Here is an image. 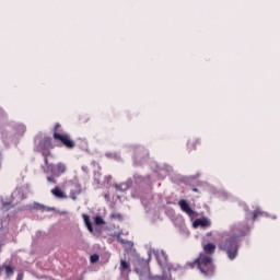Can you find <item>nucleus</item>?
Instances as JSON below:
<instances>
[{"mask_svg": "<svg viewBox=\"0 0 280 280\" xmlns=\"http://www.w3.org/2000/svg\"><path fill=\"white\" fill-rule=\"evenodd\" d=\"M203 252L200 253L198 258L194 261L188 262L189 268H198L203 277H213L215 273V265H213V253H215V244L208 243L203 244Z\"/></svg>", "mask_w": 280, "mask_h": 280, "instance_id": "nucleus-1", "label": "nucleus"}, {"mask_svg": "<svg viewBox=\"0 0 280 280\" xmlns=\"http://www.w3.org/2000/svg\"><path fill=\"white\" fill-rule=\"evenodd\" d=\"M219 250H223L231 261L235 259L240 253V236L232 235L223 237L218 244Z\"/></svg>", "mask_w": 280, "mask_h": 280, "instance_id": "nucleus-2", "label": "nucleus"}, {"mask_svg": "<svg viewBox=\"0 0 280 280\" xmlns=\"http://www.w3.org/2000/svg\"><path fill=\"white\" fill-rule=\"evenodd\" d=\"M52 139H55V141H59L69 150H73V148H75V141H73L71 136L68 133L54 132Z\"/></svg>", "mask_w": 280, "mask_h": 280, "instance_id": "nucleus-3", "label": "nucleus"}, {"mask_svg": "<svg viewBox=\"0 0 280 280\" xmlns=\"http://www.w3.org/2000/svg\"><path fill=\"white\" fill-rule=\"evenodd\" d=\"M178 206L180 207L182 211H184V213H187V215H189V218H194V215H196V212L191 209L187 200L180 199L178 201Z\"/></svg>", "mask_w": 280, "mask_h": 280, "instance_id": "nucleus-4", "label": "nucleus"}, {"mask_svg": "<svg viewBox=\"0 0 280 280\" xmlns=\"http://www.w3.org/2000/svg\"><path fill=\"white\" fill-rule=\"evenodd\" d=\"M80 194H82V185L80 183H74L73 189L70 190L69 197L71 200H78V196H80Z\"/></svg>", "mask_w": 280, "mask_h": 280, "instance_id": "nucleus-5", "label": "nucleus"}, {"mask_svg": "<svg viewBox=\"0 0 280 280\" xmlns=\"http://www.w3.org/2000/svg\"><path fill=\"white\" fill-rule=\"evenodd\" d=\"M67 172V164L59 162L55 165V176H62Z\"/></svg>", "mask_w": 280, "mask_h": 280, "instance_id": "nucleus-6", "label": "nucleus"}, {"mask_svg": "<svg viewBox=\"0 0 280 280\" xmlns=\"http://www.w3.org/2000/svg\"><path fill=\"white\" fill-rule=\"evenodd\" d=\"M50 194L55 196V198H60V199H67V194L60 189V187L56 186L54 189L50 190Z\"/></svg>", "mask_w": 280, "mask_h": 280, "instance_id": "nucleus-7", "label": "nucleus"}, {"mask_svg": "<svg viewBox=\"0 0 280 280\" xmlns=\"http://www.w3.org/2000/svg\"><path fill=\"white\" fill-rule=\"evenodd\" d=\"M119 270L120 272H128V273L132 272V270L130 269V262L121 259Z\"/></svg>", "mask_w": 280, "mask_h": 280, "instance_id": "nucleus-8", "label": "nucleus"}, {"mask_svg": "<svg viewBox=\"0 0 280 280\" xmlns=\"http://www.w3.org/2000/svg\"><path fill=\"white\" fill-rule=\"evenodd\" d=\"M194 224L195 226H202V229H206V226H211V221L208 219H198Z\"/></svg>", "mask_w": 280, "mask_h": 280, "instance_id": "nucleus-9", "label": "nucleus"}, {"mask_svg": "<svg viewBox=\"0 0 280 280\" xmlns=\"http://www.w3.org/2000/svg\"><path fill=\"white\" fill-rule=\"evenodd\" d=\"M82 218L88 231H90V233H93V223H91V218L89 217V214H82Z\"/></svg>", "mask_w": 280, "mask_h": 280, "instance_id": "nucleus-10", "label": "nucleus"}, {"mask_svg": "<svg viewBox=\"0 0 280 280\" xmlns=\"http://www.w3.org/2000/svg\"><path fill=\"white\" fill-rule=\"evenodd\" d=\"M197 145H200V140L199 139L189 140L188 143H187V148L190 151L196 150Z\"/></svg>", "mask_w": 280, "mask_h": 280, "instance_id": "nucleus-11", "label": "nucleus"}, {"mask_svg": "<svg viewBox=\"0 0 280 280\" xmlns=\"http://www.w3.org/2000/svg\"><path fill=\"white\" fill-rule=\"evenodd\" d=\"M94 223L96 224V226H102L104 224H106V221H104V219L100 215H96L94 218Z\"/></svg>", "mask_w": 280, "mask_h": 280, "instance_id": "nucleus-12", "label": "nucleus"}, {"mask_svg": "<svg viewBox=\"0 0 280 280\" xmlns=\"http://www.w3.org/2000/svg\"><path fill=\"white\" fill-rule=\"evenodd\" d=\"M259 215H261V209L256 208V209L253 211V217H252L253 222H255V220H257V218H259Z\"/></svg>", "mask_w": 280, "mask_h": 280, "instance_id": "nucleus-13", "label": "nucleus"}, {"mask_svg": "<svg viewBox=\"0 0 280 280\" xmlns=\"http://www.w3.org/2000/svg\"><path fill=\"white\" fill-rule=\"evenodd\" d=\"M45 172H46V173H50V174H54V175H55V172H56V165H54V164H49V165H47V166H46V168H45Z\"/></svg>", "mask_w": 280, "mask_h": 280, "instance_id": "nucleus-14", "label": "nucleus"}, {"mask_svg": "<svg viewBox=\"0 0 280 280\" xmlns=\"http://www.w3.org/2000/svg\"><path fill=\"white\" fill-rule=\"evenodd\" d=\"M5 273L7 277H12V275H14V268H12L10 265L5 266Z\"/></svg>", "mask_w": 280, "mask_h": 280, "instance_id": "nucleus-15", "label": "nucleus"}, {"mask_svg": "<svg viewBox=\"0 0 280 280\" xmlns=\"http://www.w3.org/2000/svg\"><path fill=\"white\" fill-rule=\"evenodd\" d=\"M90 261H91V264H97V262L100 261V255L93 254V255L90 257Z\"/></svg>", "mask_w": 280, "mask_h": 280, "instance_id": "nucleus-16", "label": "nucleus"}, {"mask_svg": "<svg viewBox=\"0 0 280 280\" xmlns=\"http://www.w3.org/2000/svg\"><path fill=\"white\" fill-rule=\"evenodd\" d=\"M112 220H124V217H121V213L114 212L110 214Z\"/></svg>", "mask_w": 280, "mask_h": 280, "instance_id": "nucleus-17", "label": "nucleus"}, {"mask_svg": "<svg viewBox=\"0 0 280 280\" xmlns=\"http://www.w3.org/2000/svg\"><path fill=\"white\" fill-rule=\"evenodd\" d=\"M35 209L39 210V211H49V208H46L45 206L37 203L35 206ZM47 209V210H46Z\"/></svg>", "mask_w": 280, "mask_h": 280, "instance_id": "nucleus-18", "label": "nucleus"}, {"mask_svg": "<svg viewBox=\"0 0 280 280\" xmlns=\"http://www.w3.org/2000/svg\"><path fill=\"white\" fill-rule=\"evenodd\" d=\"M60 128H61V125H60V122H57L56 125H55V128H54V132H62V130H60Z\"/></svg>", "mask_w": 280, "mask_h": 280, "instance_id": "nucleus-19", "label": "nucleus"}, {"mask_svg": "<svg viewBox=\"0 0 280 280\" xmlns=\"http://www.w3.org/2000/svg\"><path fill=\"white\" fill-rule=\"evenodd\" d=\"M42 154H43L44 158H48V156H50L51 152L49 150H44L42 152Z\"/></svg>", "mask_w": 280, "mask_h": 280, "instance_id": "nucleus-20", "label": "nucleus"}, {"mask_svg": "<svg viewBox=\"0 0 280 280\" xmlns=\"http://www.w3.org/2000/svg\"><path fill=\"white\" fill-rule=\"evenodd\" d=\"M47 182H48V183H54V184H56V178H54V177H51V176H48V177H47Z\"/></svg>", "mask_w": 280, "mask_h": 280, "instance_id": "nucleus-21", "label": "nucleus"}, {"mask_svg": "<svg viewBox=\"0 0 280 280\" xmlns=\"http://www.w3.org/2000/svg\"><path fill=\"white\" fill-rule=\"evenodd\" d=\"M117 242H119V244H126V241L124 238H121V237H118Z\"/></svg>", "mask_w": 280, "mask_h": 280, "instance_id": "nucleus-22", "label": "nucleus"}, {"mask_svg": "<svg viewBox=\"0 0 280 280\" xmlns=\"http://www.w3.org/2000/svg\"><path fill=\"white\" fill-rule=\"evenodd\" d=\"M44 163H45L46 166L49 165V159L48 158H44Z\"/></svg>", "mask_w": 280, "mask_h": 280, "instance_id": "nucleus-23", "label": "nucleus"}, {"mask_svg": "<svg viewBox=\"0 0 280 280\" xmlns=\"http://www.w3.org/2000/svg\"><path fill=\"white\" fill-rule=\"evenodd\" d=\"M16 280H23V276L18 275Z\"/></svg>", "mask_w": 280, "mask_h": 280, "instance_id": "nucleus-24", "label": "nucleus"}, {"mask_svg": "<svg viewBox=\"0 0 280 280\" xmlns=\"http://www.w3.org/2000/svg\"><path fill=\"white\" fill-rule=\"evenodd\" d=\"M192 191L198 192V188H192Z\"/></svg>", "mask_w": 280, "mask_h": 280, "instance_id": "nucleus-25", "label": "nucleus"}, {"mask_svg": "<svg viewBox=\"0 0 280 280\" xmlns=\"http://www.w3.org/2000/svg\"><path fill=\"white\" fill-rule=\"evenodd\" d=\"M116 189L119 190V185H116Z\"/></svg>", "mask_w": 280, "mask_h": 280, "instance_id": "nucleus-26", "label": "nucleus"}, {"mask_svg": "<svg viewBox=\"0 0 280 280\" xmlns=\"http://www.w3.org/2000/svg\"><path fill=\"white\" fill-rule=\"evenodd\" d=\"M207 235H208V237H211V232H210V233H208Z\"/></svg>", "mask_w": 280, "mask_h": 280, "instance_id": "nucleus-27", "label": "nucleus"}, {"mask_svg": "<svg viewBox=\"0 0 280 280\" xmlns=\"http://www.w3.org/2000/svg\"><path fill=\"white\" fill-rule=\"evenodd\" d=\"M170 279L168 277L165 278V280Z\"/></svg>", "mask_w": 280, "mask_h": 280, "instance_id": "nucleus-28", "label": "nucleus"}, {"mask_svg": "<svg viewBox=\"0 0 280 280\" xmlns=\"http://www.w3.org/2000/svg\"><path fill=\"white\" fill-rule=\"evenodd\" d=\"M245 231H248V228H246V230Z\"/></svg>", "mask_w": 280, "mask_h": 280, "instance_id": "nucleus-29", "label": "nucleus"}]
</instances>
